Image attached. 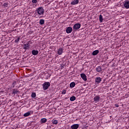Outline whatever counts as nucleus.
<instances>
[{"label": "nucleus", "instance_id": "0eeeda50", "mask_svg": "<svg viewBox=\"0 0 129 129\" xmlns=\"http://www.w3.org/2000/svg\"><path fill=\"white\" fill-rule=\"evenodd\" d=\"M81 77L83 80H84V81H87V77L85 74H81Z\"/></svg>", "mask_w": 129, "mask_h": 129}, {"label": "nucleus", "instance_id": "9b49d317", "mask_svg": "<svg viewBox=\"0 0 129 129\" xmlns=\"http://www.w3.org/2000/svg\"><path fill=\"white\" fill-rule=\"evenodd\" d=\"M72 31H73L72 27H69L67 28L66 32L67 33V34H70V33H71L72 32Z\"/></svg>", "mask_w": 129, "mask_h": 129}, {"label": "nucleus", "instance_id": "dca6fc26", "mask_svg": "<svg viewBox=\"0 0 129 129\" xmlns=\"http://www.w3.org/2000/svg\"><path fill=\"white\" fill-rule=\"evenodd\" d=\"M98 53H99V50H94L92 53V55L93 56H96V55H97Z\"/></svg>", "mask_w": 129, "mask_h": 129}, {"label": "nucleus", "instance_id": "c85d7f7f", "mask_svg": "<svg viewBox=\"0 0 129 129\" xmlns=\"http://www.w3.org/2000/svg\"><path fill=\"white\" fill-rule=\"evenodd\" d=\"M62 94H66V90H63L62 91Z\"/></svg>", "mask_w": 129, "mask_h": 129}, {"label": "nucleus", "instance_id": "1a4fd4ad", "mask_svg": "<svg viewBox=\"0 0 129 129\" xmlns=\"http://www.w3.org/2000/svg\"><path fill=\"white\" fill-rule=\"evenodd\" d=\"M100 100V96L99 95H97L94 97V100L95 102H98Z\"/></svg>", "mask_w": 129, "mask_h": 129}, {"label": "nucleus", "instance_id": "f257e3e1", "mask_svg": "<svg viewBox=\"0 0 129 129\" xmlns=\"http://www.w3.org/2000/svg\"><path fill=\"white\" fill-rule=\"evenodd\" d=\"M50 85L51 84H50L49 82H45L42 85L43 90H47V89H48V88L50 87Z\"/></svg>", "mask_w": 129, "mask_h": 129}, {"label": "nucleus", "instance_id": "20e7f679", "mask_svg": "<svg viewBox=\"0 0 129 129\" xmlns=\"http://www.w3.org/2000/svg\"><path fill=\"white\" fill-rule=\"evenodd\" d=\"M81 27V24L80 23H77L74 25L73 29L74 30H79Z\"/></svg>", "mask_w": 129, "mask_h": 129}, {"label": "nucleus", "instance_id": "6e6552de", "mask_svg": "<svg viewBox=\"0 0 129 129\" xmlns=\"http://www.w3.org/2000/svg\"><path fill=\"white\" fill-rule=\"evenodd\" d=\"M12 91V94H14V95H16V94L20 93V92L18 90V89L17 88L13 89Z\"/></svg>", "mask_w": 129, "mask_h": 129}, {"label": "nucleus", "instance_id": "bb28decb", "mask_svg": "<svg viewBox=\"0 0 129 129\" xmlns=\"http://www.w3.org/2000/svg\"><path fill=\"white\" fill-rule=\"evenodd\" d=\"M16 84H17V82L16 81H14L12 83V85L13 86V88H15V85H16Z\"/></svg>", "mask_w": 129, "mask_h": 129}, {"label": "nucleus", "instance_id": "cd10ccee", "mask_svg": "<svg viewBox=\"0 0 129 129\" xmlns=\"http://www.w3.org/2000/svg\"><path fill=\"white\" fill-rule=\"evenodd\" d=\"M32 3L33 4H37L38 3V1H36V0H32Z\"/></svg>", "mask_w": 129, "mask_h": 129}, {"label": "nucleus", "instance_id": "a878e982", "mask_svg": "<svg viewBox=\"0 0 129 129\" xmlns=\"http://www.w3.org/2000/svg\"><path fill=\"white\" fill-rule=\"evenodd\" d=\"M35 97H36V93H32L31 94V97H32L33 98H35Z\"/></svg>", "mask_w": 129, "mask_h": 129}, {"label": "nucleus", "instance_id": "4be33fe9", "mask_svg": "<svg viewBox=\"0 0 129 129\" xmlns=\"http://www.w3.org/2000/svg\"><path fill=\"white\" fill-rule=\"evenodd\" d=\"M3 6L4 8H8L9 7V3H4Z\"/></svg>", "mask_w": 129, "mask_h": 129}, {"label": "nucleus", "instance_id": "f8f14e48", "mask_svg": "<svg viewBox=\"0 0 129 129\" xmlns=\"http://www.w3.org/2000/svg\"><path fill=\"white\" fill-rule=\"evenodd\" d=\"M63 48H59L57 51V54L58 55H62V53H63Z\"/></svg>", "mask_w": 129, "mask_h": 129}, {"label": "nucleus", "instance_id": "6ab92c4d", "mask_svg": "<svg viewBox=\"0 0 129 129\" xmlns=\"http://www.w3.org/2000/svg\"><path fill=\"white\" fill-rule=\"evenodd\" d=\"M40 25H44L45 24V20L43 19H41L39 21Z\"/></svg>", "mask_w": 129, "mask_h": 129}, {"label": "nucleus", "instance_id": "7ed1b4c3", "mask_svg": "<svg viewBox=\"0 0 129 129\" xmlns=\"http://www.w3.org/2000/svg\"><path fill=\"white\" fill-rule=\"evenodd\" d=\"M30 44H32V41L29 40L26 44H24L23 45V49L25 50H28L30 49Z\"/></svg>", "mask_w": 129, "mask_h": 129}, {"label": "nucleus", "instance_id": "4468645a", "mask_svg": "<svg viewBox=\"0 0 129 129\" xmlns=\"http://www.w3.org/2000/svg\"><path fill=\"white\" fill-rule=\"evenodd\" d=\"M78 127H79V124H75L71 126L72 129H77Z\"/></svg>", "mask_w": 129, "mask_h": 129}, {"label": "nucleus", "instance_id": "7c9ffc66", "mask_svg": "<svg viewBox=\"0 0 129 129\" xmlns=\"http://www.w3.org/2000/svg\"><path fill=\"white\" fill-rule=\"evenodd\" d=\"M64 66H66V65L65 64H62L61 66V67L62 68H64Z\"/></svg>", "mask_w": 129, "mask_h": 129}, {"label": "nucleus", "instance_id": "423d86ee", "mask_svg": "<svg viewBox=\"0 0 129 129\" xmlns=\"http://www.w3.org/2000/svg\"><path fill=\"white\" fill-rule=\"evenodd\" d=\"M124 7L125 9H129V1L127 0L124 1Z\"/></svg>", "mask_w": 129, "mask_h": 129}, {"label": "nucleus", "instance_id": "b1692460", "mask_svg": "<svg viewBox=\"0 0 129 129\" xmlns=\"http://www.w3.org/2000/svg\"><path fill=\"white\" fill-rule=\"evenodd\" d=\"M16 38H17V39L15 40V43H19V42H20V36L19 37L16 36Z\"/></svg>", "mask_w": 129, "mask_h": 129}, {"label": "nucleus", "instance_id": "c756f323", "mask_svg": "<svg viewBox=\"0 0 129 129\" xmlns=\"http://www.w3.org/2000/svg\"><path fill=\"white\" fill-rule=\"evenodd\" d=\"M115 106L116 107H119V105H118V104H115Z\"/></svg>", "mask_w": 129, "mask_h": 129}, {"label": "nucleus", "instance_id": "5701e85b", "mask_svg": "<svg viewBox=\"0 0 129 129\" xmlns=\"http://www.w3.org/2000/svg\"><path fill=\"white\" fill-rule=\"evenodd\" d=\"M99 21L100 23H102V22H103V18H102V15H101L99 16Z\"/></svg>", "mask_w": 129, "mask_h": 129}, {"label": "nucleus", "instance_id": "f03ea898", "mask_svg": "<svg viewBox=\"0 0 129 129\" xmlns=\"http://www.w3.org/2000/svg\"><path fill=\"white\" fill-rule=\"evenodd\" d=\"M36 11H37V14L39 15H44V13H45V11H44V9H43V7H39L37 9Z\"/></svg>", "mask_w": 129, "mask_h": 129}, {"label": "nucleus", "instance_id": "39448f33", "mask_svg": "<svg viewBox=\"0 0 129 129\" xmlns=\"http://www.w3.org/2000/svg\"><path fill=\"white\" fill-rule=\"evenodd\" d=\"M102 80V79L100 77H97L95 78V83H97V84H99L100 82H101Z\"/></svg>", "mask_w": 129, "mask_h": 129}, {"label": "nucleus", "instance_id": "412c9836", "mask_svg": "<svg viewBox=\"0 0 129 129\" xmlns=\"http://www.w3.org/2000/svg\"><path fill=\"white\" fill-rule=\"evenodd\" d=\"M31 115V113L30 112H28L25 113L24 114V116H25V117H26V116H29V115Z\"/></svg>", "mask_w": 129, "mask_h": 129}, {"label": "nucleus", "instance_id": "ddd939ff", "mask_svg": "<svg viewBox=\"0 0 129 129\" xmlns=\"http://www.w3.org/2000/svg\"><path fill=\"white\" fill-rule=\"evenodd\" d=\"M32 54L34 56H36L39 54V51L34 49L32 51Z\"/></svg>", "mask_w": 129, "mask_h": 129}, {"label": "nucleus", "instance_id": "f3484780", "mask_svg": "<svg viewBox=\"0 0 129 129\" xmlns=\"http://www.w3.org/2000/svg\"><path fill=\"white\" fill-rule=\"evenodd\" d=\"M41 123H45L47 122V119L45 118H43L41 119Z\"/></svg>", "mask_w": 129, "mask_h": 129}, {"label": "nucleus", "instance_id": "2eb2a0df", "mask_svg": "<svg viewBox=\"0 0 129 129\" xmlns=\"http://www.w3.org/2000/svg\"><path fill=\"white\" fill-rule=\"evenodd\" d=\"M96 71L97 72H101L102 71V69L100 66H98L97 68H96Z\"/></svg>", "mask_w": 129, "mask_h": 129}, {"label": "nucleus", "instance_id": "393cba45", "mask_svg": "<svg viewBox=\"0 0 129 129\" xmlns=\"http://www.w3.org/2000/svg\"><path fill=\"white\" fill-rule=\"evenodd\" d=\"M52 122L53 124H57L58 123V120H52Z\"/></svg>", "mask_w": 129, "mask_h": 129}, {"label": "nucleus", "instance_id": "9d476101", "mask_svg": "<svg viewBox=\"0 0 129 129\" xmlns=\"http://www.w3.org/2000/svg\"><path fill=\"white\" fill-rule=\"evenodd\" d=\"M78 4H79V0H74L71 2V5L74 6L75 5H78Z\"/></svg>", "mask_w": 129, "mask_h": 129}, {"label": "nucleus", "instance_id": "2f4dec72", "mask_svg": "<svg viewBox=\"0 0 129 129\" xmlns=\"http://www.w3.org/2000/svg\"><path fill=\"white\" fill-rule=\"evenodd\" d=\"M32 33H33V31L29 32V34H32Z\"/></svg>", "mask_w": 129, "mask_h": 129}, {"label": "nucleus", "instance_id": "aec40b11", "mask_svg": "<svg viewBox=\"0 0 129 129\" xmlns=\"http://www.w3.org/2000/svg\"><path fill=\"white\" fill-rule=\"evenodd\" d=\"M76 84H75V82H72L71 84H70V87H71V88H73V87H74L75 86Z\"/></svg>", "mask_w": 129, "mask_h": 129}, {"label": "nucleus", "instance_id": "a211bd4d", "mask_svg": "<svg viewBox=\"0 0 129 129\" xmlns=\"http://www.w3.org/2000/svg\"><path fill=\"white\" fill-rule=\"evenodd\" d=\"M70 99L71 101H74V100H76V97L74 96H73L70 97Z\"/></svg>", "mask_w": 129, "mask_h": 129}]
</instances>
